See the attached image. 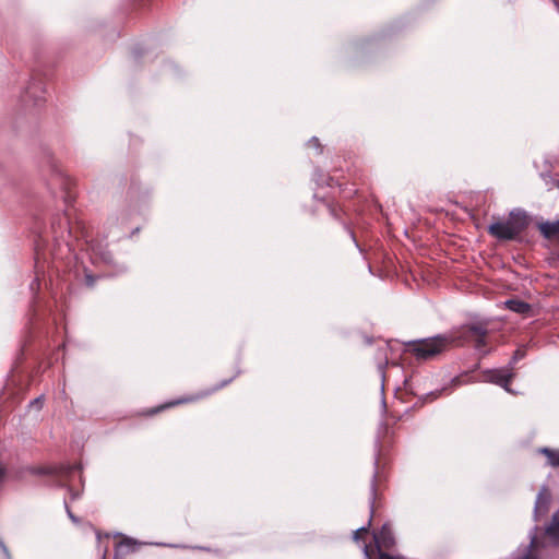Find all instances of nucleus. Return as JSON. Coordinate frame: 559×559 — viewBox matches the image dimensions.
Masks as SVG:
<instances>
[{
	"label": "nucleus",
	"mask_w": 559,
	"mask_h": 559,
	"mask_svg": "<svg viewBox=\"0 0 559 559\" xmlns=\"http://www.w3.org/2000/svg\"><path fill=\"white\" fill-rule=\"evenodd\" d=\"M85 281H86V284H87L88 286H93V285H94V282H95V278H94V276H93V275H91V274H86V276H85Z\"/></svg>",
	"instance_id": "6ab92c4d"
},
{
	"label": "nucleus",
	"mask_w": 559,
	"mask_h": 559,
	"mask_svg": "<svg viewBox=\"0 0 559 559\" xmlns=\"http://www.w3.org/2000/svg\"><path fill=\"white\" fill-rule=\"evenodd\" d=\"M31 405L36 406L37 408H41L43 406V400L41 397H37L34 401H32Z\"/></svg>",
	"instance_id": "a211bd4d"
},
{
	"label": "nucleus",
	"mask_w": 559,
	"mask_h": 559,
	"mask_svg": "<svg viewBox=\"0 0 559 559\" xmlns=\"http://www.w3.org/2000/svg\"><path fill=\"white\" fill-rule=\"evenodd\" d=\"M27 472L34 475H48L52 474L51 467L40 466V467H28Z\"/></svg>",
	"instance_id": "4468645a"
},
{
	"label": "nucleus",
	"mask_w": 559,
	"mask_h": 559,
	"mask_svg": "<svg viewBox=\"0 0 559 559\" xmlns=\"http://www.w3.org/2000/svg\"><path fill=\"white\" fill-rule=\"evenodd\" d=\"M452 345L449 334L437 335L409 343V352L421 360H428L443 353Z\"/></svg>",
	"instance_id": "20e7f679"
},
{
	"label": "nucleus",
	"mask_w": 559,
	"mask_h": 559,
	"mask_svg": "<svg viewBox=\"0 0 559 559\" xmlns=\"http://www.w3.org/2000/svg\"><path fill=\"white\" fill-rule=\"evenodd\" d=\"M386 478H388V474L384 471V463L382 464L381 461L378 459L376 461V471H374L372 483H371L372 501H371L370 519L366 526H362L354 532V539L356 542H359L362 538V536L368 533V530H369V526L371 525V520L373 516V508H374L377 490L381 486V484L386 480Z\"/></svg>",
	"instance_id": "39448f33"
},
{
	"label": "nucleus",
	"mask_w": 559,
	"mask_h": 559,
	"mask_svg": "<svg viewBox=\"0 0 559 559\" xmlns=\"http://www.w3.org/2000/svg\"><path fill=\"white\" fill-rule=\"evenodd\" d=\"M556 5L559 8V0H554Z\"/></svg>",
	"instance_id": "412c9836"
},
{
	"label": "nucleus",
	"mask_w": 559,
	"mask_h": 559,
	"mask_svg": "<svg viewBox=\"0 0 559 559\" xmlns=\"http://www.w3.org/2000/svg\"><path fill=\"white\" fill-rule=\"evenodd\" d=\"M535 547V539L531 542L530 548L520 559H538L537 555L534 554L533 548Z\"/></svg>",
	"instance_id": "2eb2a0df"
},
{
	"label": "nucleus",
	"mask_w": 559,
	"mask_h": 559,
	"mask_svg": "<svg viewBox=\"0 0 559 559\" xmlns=\"http://www.w3.org/2000/svg\"><path fill=\"white\" fill-rule=\"evenodd\" d=\"M378 559H403L399 556H393L388 552H384L382 550H379V558Z\"/></svg>",
	"instance_id": "dca6fc26"
},
{
	"label": "nucleus",
	"mask_w": 559,
	"mask_h": 559,
	"mask_svg": "<svg viewBox=\"0 0 559 559\" xmlns=\"http://www.w3.org/2000/svg\"><path fill=\"white\" fill-rule=\"evenodd\" d=\"M546 534L555 545H559V510L552 515V520L546 528Z\"/></svg>",
	"instance_id": "f8f14e48"
},
{
	"label": "nucleus",
	"mask_w": 559,
	"mask_h": 559,
	"mask_svg": "<svg viewBox=\"0 0 559 559\" xmlns=\"http://www.w3.org/2000/svg\"><path fill=\"white\" fill-rule=\"evenodd\" d=\"M3 551L9 556L8 550L5 547H3Z\"/></svg>",
	"instance_id": "4be33fe9"
},
{
	"label": "nucleus",
	"mask_w": 559,
	"mask_h": 559,
	"mask_svg": "<svg viewBox=\"0 0 559 559\" xmlns=\"http://www.w3.org/2000/svg\"><path fill=\"white\" fill-rule=\"evenodd\" d=\"M4 475H5V468L0 463V481L3 479Z\"/></svg>",
	"instance_id": "aec40b11"
},
{
	"label": "nucleus",
	"mask_w": 559,
	"mask_h": 559,
	"mask_svg": "<svg viewBox=\"0 0 559 559\" xmlns=\"http://www.w3.org/2000/svg\"><path fill=\"white\" fill-rule=\"evenodd\" d=\"M376 546L379 550L381 548H392L395 544L394 536L389 525H383L381 530L374 534Z\"/></svg>",
	"instance_id": "0eeeda50"
},
{
	"label": "nucleus",
	"mask_w": 559,
	"mask_h": 559,
	"mask_svg": "<svg viewBox=\"0 0 559 559\" xmlns=\"http://www.w3.org/2000/svg\"><path fill=\"white\" fill-rule=\"evenodd\" d=\"M538 451L539 453L546 456L549 466L554 468L559 467V450H554L550 448H540Z\"/></svg>",
	"instance_id": "ddd939ff"
},
{
	"label": "nucleus",
	"mask_w": 559,
	"mask_h": 559,
	"mask_svg": "<svg viewBox=\"0 0 559 559\" xmlns=\"http://www.w3.org/2000/svg\"><path fill=\"white\" fill-rule=\"evenodd\" d=\"M538 229L545 238L559 240V219L540 223Z\"/></svg>",
	"instance_id": "9d476101"
},
{
	"label": "nucleus",
	"mask_w": 559,
	"mask_h": 559,
	"mask_svg": "<svg viewBox=\"0 0 559 559\" xmlns=\"http://www.w3.org/2000/svg\"><path fill=\"white\" fill-rule=\"evenodd\" d=\"M551 502V495L546 487H543L536 498L535 502V514L536 515H545Z\"/></svg>",
	"instance_id": "6e6552de"
},
{
	"label": "nucleus",
	"mask_w": 559,
	"mask_h": 559,
	"mask_svg": "<svg viewBox=\"0 0 559 559\" xmlns=\"http://www.w3.org/2000/svg\"><path fill=\"white\" fill-rule=\"evenodd\" d=\"M488 328L485 322H471L453 329L450 333L452 345L461 346L474 342L475 348L481 350L487 346Z\"/></svg>",
	"instance_id": "f03ea898"
},
{
	"label": "nucleus",
	"mask_w": 559,
	"mask_h": 559,
	"mask_svg": "<svg viewBox=\"0 0 559 559\" xmlns=\"http://www.w3.org/2000/svg\"><path fill=\"white\" fill-rule=\"evenodd\" d=\"M507 309L520 313L527 314L531 311V305L520 299H509L504 302Z\"/></svg>",
	"instance_id": "9b49d317"
},
{
	"label": "nucleus",
	"mask_w": 559,
	"mask_h": 559,
	"mask_svg": "<svg viewBox=\"0 0 559 559\" xmlns=\"http://www.w3.org/2000/svg\"><path fill=\"white\" fill-rule=\"evenodd\" d=\"M143 544L128 536H122L117 544V551L127 555L138 551Z\"/></svg>",
	"instance_id": "1a4fd4ad"
},
{
	"label": "nucleus",
	"mask_w": 559,
	"mask_h": 559,
	"mask_svg": "<svg viewBox=\"0 0 559 559\" xmlns=\"http://www.w3.org/2000/svg\"><path fill=\"white\" fill-rule=\"evenodd\" d=\"M527 217L520 211H512L507 218L489 225L488 233L498 240H513L526 228Z\"/></svg>",
	"instance_id": "f257e3e1"
},
{
	"label": "nucleus",
	"mask_w": 559,
	"mask_h": 559,
	"mask_svg": "<svg viewBox=\"0 0 559 559\" xmlns=\"http://www.w3.org/2000/svg\"><path fill=\"white\" fill-rule=\"evenodd\" d=\"M520 356H521L520 350H516L512 357V360L510 361V364L508 366H512L514 368V364L520 358Z\"/></svg>",
	"instance_id": "f3484780"
},
{
	"label": "nucleus",
	"mask_w": 559,
	"mask_h": 559,
	"mask_svg": "<svg viewBox=\"0 0 559 559\" xmlns=\"http://www.w3.org/2000/svg\"><path fill=\"white\" fill-rule=\"evenodd\" d=\"M485 376L489 382L500 385L509 391V385L514 378V371L512 366H507L503 368L488 370L485 372Z\"/></svg>",
	"instance_id": "423d86ee"
},
{
	"label": "nucleus",
	"mask_w": 559,
	"mask_h": 559,
	"mask_svg": "<svg viewBox=\"0 0 559 559\" xmlns=\"http://www.w3.org/2000/svg\"><path fill=\"white\" fill-rule=\"evenodd\" d=\"M236 376L229 378V379H226V380H222L206 389H203L197 393H193V394H188V395H185V396H181V397H178V399H175V400H171V401H168V402H165L160 405H157V406H154V407H151V408H146L142 412L139 413L140 416L142 417H152V416H155L168 408H171V407H176V406H179V405H183V404H190V403H194V402H198L200 400H203L212 394H214L215 392L222 390L223 388H225L226 385H228L234 379H235Z\"/></svg>",
	"instance_id": "7ed1b4c3"
}]
</instances>
